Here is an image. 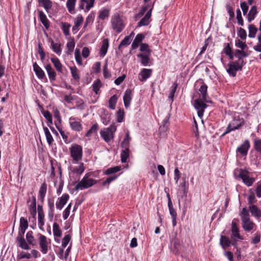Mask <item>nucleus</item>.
I'll list each match as a JSON object with an SVG mask.
<instances>
[{
    "mask_svg": "<svg viewBox=\"0 0 261 261\" xmlns=\"http://www.w3.org/2000/svg\"><path fill=\"white\" fill-rule=\"evenodd\" d=\"M248 37L251 38H255L256 34L257 32V28L254 24H251L248 26Z\"/></svg>",
    "mask_w": 261,
    "mask_h": 261,
    "instance_id": "36",
    "label": "nucleus"
},
{
    "mask_svg": "<svg viewBox=\"0 0 261 261\" xmlns=\"http://www.w3.org/2000/svg\"><path fill=\"white\" fill-rule=\"evenodd\" d=\"M109 47V40L105 39L102 41V44L100 49L99 54L101 57H104L107 54Z\"/></svg>",
    "mask_w": 261,
    "mask_h": 261,
    "instance_id": "28",
    "label": "nucleus"
},
{
    "mask_svg": "<svg viewBox=\"0 0 261 261\" xmlns=\"http://www.w3.org/2000/svg\"><path fill=\"white\" fill-rule=\"evenodd\" d=\"M72 77L76 82H79L80 80V75L79 71L76 66H71L69 67Z\"/></svg>",
    "mask_w": 261,
    "mask_h": 261,
    "instance_id": "29",
    "label": "nucleus"
},
{
    "mask_svg": "<svg viewBox=\"0 0 261 261\" xmlns=\"http://www.w3.org/2000/svg\"><path fill=\"white\" fill-rule=\"evenodd\" d=\"M250 148V143L248 140H245L243 144L237 149V152H239L242 155H246Z\"/></svg>",
    "mask_w": 261,
    "mask_h": 261,
    "instance_id": "12",
    "label": "nucleus"
},
{
    "mask_svg": "<svg viewBox=\"0 0 261 261\" xmlns=\"http://www.w3.org/2000/svg\"><path fill=\"white\" fill-rule=\"evenodd\" d=\"M76 1V0H67L66 6L70 13H71L74 10Z\"/></svg>",
    "mask_w": 261,
    "mask_h": 261,
    "instance_id": "47",
    "label": "nucleus"
},
{
    "mask_svg": "<svg viewBox=\"0 0 261 261\" xmlns=\"http://www.w3.org/2000/svg\"><path fill=\"white\" fill-rule=\"evenodd\" d=\"M220 244L224 249H225L226 248L230 245L231 242L227 237L222 235L221 236Z\"/></svg>",
    "mask_w": 261,
    "mask_h": 261,
    "instance_id": "31",
    "label": "nucleus"
},
{
    "mask_svg": "<svg viewBox=\"0 0 261 261\" xmlns=\"http://www.w3.org/2000/svg\"><path fill=\"white\" fill-rule=\"evenodd\" d=\"M125 149L121 151V161L122 163H125L127 158L129 156V149L128 147H124Z\"/></svg>",
    "mask_w": 261,
    "mask_h": 261,
    "instance_id": "41",
    "label": "nucleus"
},
{
    "mask_svg": "<svg viewBox=\"0 0 261 261\" xmlns=\"http://www.w3.org/2000/svg\"><path fill=\"white\" fill-rule=\"evenodd\" d=\"M144 38V36L142 34H138L135 37L134 40L132 44V48L133 49H136L139 44L142 42L143 39Z\"/></svg>",
    "mask_w": 261,
    "mask_h": 261,
    "instance_id": "25",
    "label": "nucleus"
},
{
    "mask_svg": "<svg viewBox=\"0 0 261 261\" xmlns=\"http://www.w3.org/2000/svg\"><path fill=\"white\" fill-rule=\"evenodd\" d=\"M39 244L41 248V251L43 254H46L48 250L46 237L41 234L39 237Z\"/></svg>",
    "mask_w": 261,
    "mask_h": 261,
    "instance_id": "16",
    "label": "nucleus"
},
{
    "mask_svg": "<svg viewBox=\"0 0 261 261\" xmlns=\"http://www.w3.org/2000/svg\"><path fill=\"white\" fill-rule=\"evenodd\" d=\"M74 55H75V60H76L77 63L79 65H82L83 64V62H82V57L81 56L80 50L76 49L75 50Z\"/></svg>",
    "mask_w": 261,
    "mask_h": 261,
    "instance_id": "55",
    "label": "nucleus"
},
{
    "mask_svg": "<svg viewBox=\"0 0 261 261\" xmlns=\"http://www.w3.org/2000/svg\"><path fill=\"white\" fill-rule=\"evenodd\" d=\"M235 45L237 47L241 48L242 50H245L248 48L247 45L245 42L237 39L235 41Z\"/></svg>",
    "mask_w": 261,
    "mask_h": 261,
    "instance_id": "45",
    "label": "nucleus"
},
{
    "mask_svg": "<svg viewBox=\"0 0 261 261\" xmlns=\"http://www.w3.org/2000/svg\"><path fill=\"white\" fill-rule=\"evenodd\" d=\"M249 172L243 169H237L234 172L235 178L241 179L243 182L247 187L251 186L255 181V178L251 177L248 175Z\"/></svg>",
    "mask_w": 261,
    "mask_h": 261,
    "instance_id": "1",
    "label": "nucleus"
},
{
    "mask_svg": "<svg viewBox=\"0 0 261 261\" xmlns=\"http://www.w3.org/2000/svg\"><path fill=\"white\" fill-rule=\"evenodd\" d=\"M116 130L115 124H111L109 127L101 130L100 132L101 137L106 142H109L114 138V134Z\"/></svg>",
    "mask_w": 261,
    "mask_h": 261,
    "instance_id": "6",
    "label": "nucleus"
},
{
    "mask_svg": "<svg viewBox=\"0 0 261 261\" xmlns=\"http://www.w3.org/2000/svg\"><path fill=\"white\" fill-rule=\"evenodd\" d=\"M45 69L47 73L49 80L50 81H56V73L51 66L49 64H48L45 66Z\"/></svg>",
    "mask_w": 261,
    "mask_h": 261,
    "instance_id": "20",
    "label": "nucleus"
},
{
    "mask_svg": "<svg viewBox=\"0 0 261 261\" xmlns=\"http://www.w3.org/2000/svg\"><path fill=\"white\" fill-rule=\"evenodd\" d=\"M131 140V138L129 136V133L127 132L126 134L125 138L121 143L122 147H128L129 144V141Z\"/></svg>",
    "mask_w": 261,
    "mask_h": 261,
    "instance_id": "51",
    "label": "nucleus"
},
{
    "mask_svg": "<svg viewBox=\"0 0 261 261\" xmlns=\"http://www.w3.org/2000/svg\"><path fill=\"white\" fill-rule=\"evenodd\" d=\"M50 60L54 64V66L56 68L57 71L60 73H62L63 65L61 64L60 60H59V59L57 58H52L50 59Z\"/></svg>",
    "mask_w": 261,
    "mask_h": 261,
    "instance_id": "27",
    "label": "nucleus"
},
{
    "mask_svg": "<svg viewBox=\"0 0 261 261\" xmlns=\"http://www.w3.org/2000/svg\"><path fill=\"white\" fill-rule=\"evenodd\" d=\"M248 204L251 205V204H253L256 203V200L255 199V196L253 192H251L249 196H248Z\"/></svg>",
    "mask_w": 261,
    "mask_h": 261,
    "instance_id": "58",
    "label": "nucleus"
},
{
    "mask_svg": "<svg viewBox=\"0 0 261 261\" xmlns=\"http://www.w3.org/2000/svg\"><path fill=\"white\" fill-rule=\"evenodd\" d=\"M26 238L27 242L31 245H34V238L33 236V232L32 231H29L27 232L26 234Z\"/></svg>",
    "mask_w": 261,
    "mask_h": 261,
    "instance_id": "54",
    "label": "nucleus"
},
{
    "mask_svg": "<svg viewBox=\"0 0 261 261\" xmlns=\"http://www.w3.org/2000/svg\"><path fill=\"white\" fill-rule=\"evenodd\" d=\"M98 129V125L97 124H93L90 129L87 132L86 134V136L87 137H89L91 136L92 134L95 133Z\"/></svg>",
    "mask_w": 261,
    "mask_h": 261,
    "instance_id": "49",
    "label": "nucleus"
},
{
    "mask_svg": "<svg viewBox=\"0 0 261 261\" xmlns=\"http://www.w3.org/2000/svg\"><path fill=\"white\" fill-rule=\"evenodd\" d=\"M149 54H139L137 55L138 57L140 59L141 64L143 66H147L149 62Z\"/></svg>",
    "mask_w": 261,
    "mask_h": 261,
    "instance_id": "33",
    "label": "nucleus"
},
{
    "mask_svg": "<svg viewBox=\"0 0 261 261\" xmlns=\"http://www.w3.org/2000/svg\"><path fill=\"white\" fill-rule=\"evenodd\" d=\"M152 73V69H143L139 74V80L141 82L145 81Z\"/></svg>",
    "mask_w": 261,
    "mask_h": 261,
    "instance_id": "15",
    "label": "nucleus"
},
{
    "mask_svg": "<svg viewBox=\"0 0 261 261\" xmlns=\"http://www.w3.org/2000/svg\"><path fill=\"white\" fill-rule=\"evenodd\" d=\"M241 220L242 227L247 232H249L255 227V223L250 219V215L246 208L244 207L240 214Z\"/></svg>",
    "mask_w": 261,
    "mask_h": 261,
    "instance_id": "2",
    "label": "nucleus"
},
{
    "mask_svg": "<svg viewBox=\"0 0 261 261\" xmlns=\"http://www.w3.org/2000/svg\"><path fill=\"white\" fill-rule=\"evenodd\" d=\"M53 233L55 237H60L62 236V231L60 229L59 225L57 223L53 224Z\"/></svg>",
    "mask_w": 261,
    "mask_h": 261,
    "instance_id": "42",
    "label": "nucleus"
},
{
    "mask_svg": "<svg viewBox=\"0 0 261 261\" xmlns=\"http://www.w3.org/2000/svg\"><path fill=\"white\" fill-rule=\"evenodd\" d=\"M117 100V97L116 95L112 96L109 100V107L114 110L115 108L116 103Z\"/></svg>",
    "mask_w": 261,
    "mask_h": 261,
    "instance_id": "46",
    "label": "nucleus"
},
{
    "mask_svg": "<svg viewBox=\"0 0 261 261\" xmlns=\"http://www.w3.org/2000/svg\"><path fill=\"white\" fill-rule=\"evenodd\" d=\"M18 242L19 243V246L23 249L29 250L30 249V246L28 245L27 243L25 241L24 239L19 234L17 238Z\"/></svg>",
    "mask_w": 261,
    "mask_h": 261,
    "instance_id": "34",
    "label": "nucleus"
},
{
    "mask_svg": "<svg viewBox=\"0 0 261 261\" xmlns=\"http://www.w3.org/2000/svg\"><path fill=\"white\" fill-rule=\"evenodd\" d=\"M111 23L113 29L117 33H120L124 28V23L118 14L112 16Z\"/></svg>",
    "mask_w": 261,
    "mask_h": 261,
    "instance_id": "5",
    "label": "nucleus"
},
{
    "mask_svg": "<svg viewBox=\"0 0 261 261\" xmlns=\"http://www.w3.org/2000/svg\"><path fill=\"white\" fill-rule=\"evenodd\" d=\"M169 116H166V118L163 120L162 124L159 127V131L160 133L165 132L167 130L168 126L167 124L169 122Z\"/></svg>",
    "mask_w": 261,
    "mask_h": 261,
    "instance_id": "39",
    "label": "nucleus"
},
{
    "mask_svg": "<svg viewBox=\"0 0 261 261\" xmlns=\"http://www.w3.org/2000/svg\"><path fill=\"white\" fill-rule=\"evenodd\" d=\"M39 18L42 23V24L44 25V27L46 29H48L49 27V22L48 19L47 18V17L45 13L42 11H39Z\"/></svg>",
    "mask_w": 261,
    "mask_h": 261,
    "instance_id": "24",
    "label": "nucleus"
},
{
    "mask_svg": "<svg viewBox=\"0 0 261 261\" xmlns=\"http://www.w3.org/2000/svg\"><path fill=\"white\" fill-rule=\"evenodd\" d=\"M248 209L252 216L257 218L261 217V210L256 205L251 204L249 206Z\"/></svg>",
    "mask_w": 261,
    "mask_h": 261,
    "instance_id": "22",
    "label": "nucleus"
},
{
    "mask_svg": "<svg viewBox=\"0 0 261 261\" xmlns=\"http://www.w3.org/2000/svg\"><path fill=\"white\" fill-rule=\"evenodd\" d=\"M84 20V18L81 15H79L74 20V24L79 27L82 24Z\"/></svg>",
    "mask_w": 261,
    "mask_h": 261,
    "instance_id": "64",
    "label": "nucleus"
},
{
    "mask_svg": "<svg viewBox=\"0 0 261 261\" xmlns=\"http://www.w3.org/2000/svg\"><path fill=\"white\" fill-rule=\"evenodd\" d=\"M132 99V91L129 89H127L125 91L123 95L124 105L125 108H128L129 106L130 102Z\"/></svg>",
    "mask_w": 261,
    "mask_h": 261,
    "instance_id": "23",
    "label": "nucleus"
},
{
    "mask_svg": "<svg viewBox=\"0 0 261 261\" xmlns=\"http://www.w3.org/2000/svg\"><path fill=\"white\" fill-rule=\"evenodd\" d=\"M238 35L242 40H245L247 37V33L246 31L242 28H240L238 29Z\"/></svg>",
    "mask_w": 261,
    "mask_h": 261,
    "instance_id": "56",
    "label": "nucleus"
},
{
    "mask_svg": "<svg viewBox=\"0 0 261 261\" xmlns=\"http://www.w3.org/2000/svg\"><path fill=\"white\" fill-rule=\"evenodd\" d=\"M243 66V65L239 62L232 61L228 64V68L226 71L230 75L234 77L236 76L237 72L242 70Z\"/></svg>",
    "mask_w": 261,
    "mask_h": 261,
    "instance_id": "9",
    "label": "nucleus"
},
{
    "mask_svg": "<svg viewBox=\"0 0 261 261\" xmlns=\"http://www.w3.org/2000/svg\"><path fill=\"white\" fill-rule=\"evenodd\" d=\"M43 130L47 142L49 145H51L54 142V139L47 127L44 126Z\"/></svg>",
    "mask_w": 261,
    "mask_h": 261,
    "instance_id": "38",
    "label": "nucleus"
},
{
    "mask_svg": "<svg viewBox=\"0 0 261 261\" xmlns=\"http://www.w3.org/2000/svg\"><path fill=\"white\" fill-rule=\"evenodd\" d=\"M69 120L70 126L73 130L80 132L82 130V124L80 122L75 121V118L71 117Z\"/></svg>",
    "mask_w": 261,
    "mask_h": 261,
    "instance_id": "14",
    "label": "nucleus"
},
{
    "mask_svg": "<svg viewBox=\"0 0 261 261\" xmlns=\"http://www.w3.org/2000/svg\"><path fill=\"white\" fill-rule=\"evenodd\" d=\"M108 63L106 62L105 64V66H103V76L106 79H109L111 77V74L109 70L107 68Z\"/></svg>",
    "mask_w": 261,
    "mask_h": 261,
    "instance_id": "59",
    "label": "nucleus"
},
{
    "mask_svg": "<svg viewBox=\"0 0 261 261\" xmlns=\"http://www.w3.org/2000/svg\"><path fill=\"white\" fill-rule=\"evenodd\" d=\"M85 170L83 163H80L79 166L77 167L73 168L72 172L74 173H76L78 175L82 174Z\"/></svg>",
    "mask_w": 261,
    "mask_h": 261,
    "instance_id": "50",
    "label": "nucleus"
},
{
    "mask_svg": "<svg viewBox=\"0 0 261 261\" xmlns=\"http://www.w3.org/2000/svg\"><path fill=\"white\" fill-rule=\"evenodd\" d=\"M152 8H151L146 13L145 16L140 20L138 23V27L147 25L150 21Z\"/></svg>",
    "mask_w": 261,
    "mask_h": 261,
    "instance_id": "13",
    "label": "nucleus"
},
{
    "mask_svg": "<svg viewBox=\"0 0 261 261\" xmlns=\"http://www.w3.org/2000/svg\"><path fill=\"white\" fill-rule=\"evenodd\" d=\"M47 190V185L46 183L43 182L39 189V197L40 199L43 201L46 193Z\"/></svg>",
    "mask_w": 261,
    "mask_h": 261,
    "instance_id": "37",
    "label": "nucleus"
},
{
    "mask_svg": "<svg viewBox=\"0 0 261 261\" xmlns=\"http://www.w3.org/2000/svg\"><path fill=\"white\" fill-rule=\"evenodd\" d=\"M70 155L73 163H77L82 159L83 149L81 145L73 144L69 148Z\"/></svg>",
    "mask_w": 261,
    "mask_h": 261,
    "instance_id": "3",
    "label": "nucleus"
},
{
    "mask_svg": "<svg viewBox=\"0 0 261 261\" xmlns=\"http://www.w3.org/2000/svg\"><path fill=\"white\" fill-rule=\"evenodd\" d=\"M38 1L39 4H41L47 12L52 7V2L50 0H38Z\"/></svg>",
    "mask_w": 261,
    "mask_h": 261,
    "instance_id": "35",
    "label": "nucleus"
},
{
    "mask_svg": "<svg viewBox=\"0 0 261 261\" xmlns=\"http://www.w3.org/2000/svg\"><path fill=\"white\" fill-rule=\"evenodd\" d=\"M101 87V83L100 80L97 79L95 81L92 85L93 90L96 94H98V91Z\"/></svg>",
    "mask_w": 261,
    "mask_h": 261,
    "instance_id": "43",
    "label": "nucleus"
},
{
    "mask_svg": "<svg viewBox=\"0 0 261 261\" xmlns=\"http://www.w3.org/2000/svg\"><path fill=\"white\" fill-rule=\"evenodd\" d=\"M33 69L37 77L40 79H43L45 77V74L43 70L39 67L36 62L34 63L33 65Z\"/></svg>",
    "mask_w": 261,
    "mask_h": 261,
    "instance_id": "21",
    "label": "nucleus"
},
{
    "mask_svg": "<svg viewBox=\"0 0 261 261\" xmlns=\"http://www.w3.org/2000/svg\"><path fill=\"white\" fill-rule=\"evenodd\" d=\"M244 124V120L243 119L234 118L228 124L226 131L223 133L222 136H224L225 134L232 130L239 129L241 126H243Z\"/></svg>",
    "mask_w": 261,
    "mask_h": 261,
    "instance_id": "8",
    "label": "nucleus"
},
{
    "mask_svg": "<svg viewBox=\"0 0 261 261\" xmlns=\"http://www.w3.org/2000/svg\"><path fill=\"white\" fill-rule=\"evenodd\" d=\"M96 183V181L93 178H89L86 174L82 179L79 182L75 187V190H83L85 189L89 188Z\"/></svg>",
    "mask_w": 261,
    "mask_h": 261,
    "instance_id": "4",
    "label": "nucleus"
},
{
    "mask_svg": "<svg viewBox=\"0 0 261 261\" xmlns=\"http://www.w3.org/2000/svg\"><path fill=\"white\" fill-rule=\"evenodd\" d=\"M202 98H198L194 100V106L197 111V114L200 118L203 117L205 109L207 105L204 102Z\"/></svg>",
    "mask_w": 261,
    "mask_h": 261,
    "instance_id": "10",
    "label": "nucleus"
},
{
    "mask_svg": "<svg viewBox=\"0 0 261 261\" xmlns=\"http://www.w3.org/2000/svg\"><path fill=\"white\" fill-rule=\"evenodd\" d=\"M50 47L58 55L60 56L61 54L62 49L61 47V44L55 43V42L51 40L50 41Z\"/></svg>",
    "mask_w": 261,
    "mask_h": 261,
    "instance_id": "30",
    "label": "nucleus"
},
{
    "mask_svg": "<svg viewBox=\"0 0 261 261\" xmlns=\"http://www.w3.org/2000/svg\"><path fill=\"white\" fill-rule=\"evenodd\" d=\"M258 43L253 46V49L257 52H261V34H258L257 37Z\"/></svg>",
    "mask_w": 261,
    "mask_h": 261,
    "instance_id": "61",
    "label": "nucleus"
},
{
    "mask_svg": "<svg viewBox=\"0 0 261 261\" xmlns=\"http://www.w3.org/2000/svg\"><path fill=\"white\" fill-rule=\"evenodd\" d=\"M38 215L39 227L41 230L43 231V226L45 223L44 214L42 207L40 205H38Z\"/></svg>",
    "mask_w": 261,
    "mask_h": 261,
    "instance_id": "11",
    "label": "nucleus"
},
{
    "mask_svg": "<svg viewBox=\"0 0 261 261\" xmlns=\"http://www.w3.org/2000/svg\"><path fill=\"white\" fill-rule=\"evenodd\" d=\"M234 56L238 59V61L240 64H244V61L242 60L243 58L248 56L247 53L244 50L236 49L234 52Z\"/></svg>",
    "mask_w": 261,
    "mask_h": 261,
    "instance_id": "19",
    "label": "nucleus"
},
{
    "mask_svg": "<svg viewBox=\"0 0 261 261\" xmlns=\"http://www.w3.org/2000/svg\"><path fill=\"white\" fill-rule=\"evenodd\" d=\"M69 195L67 194H63L60 198L58 199L59 201L56 202V207L57 209L61 210L66 203L69 199Z\"/></svg>",
    "mask_w": 261,
    "mask_h": 261,
    "instance_id": "17",
    "label": "nucleus"
},
{
    "mask_svg": "<svg viewBox=\"0 0 261 261\" xmlns=\"http://www.w3.org/2000/svg\"><path fill=\"white\" fill-rule=\"evenodd\" d=\"M257 13V8L255 6H252L249 11L247 15V20L249 22H251L254 19Z\"/></svg>",
    "mask_w": 261,
    "mask_h": 261,
    "instance_id": "26",
    "label": "nucleus"
},
{
    "mask_svg": "<svg viewBox=\"0 0 261 261\" xmlns=\"http://www.w3.org/2000/svg\"><path fill=\"white\" fill-rule=\"evenodd\" d=\"M120 170V167L119 166H115L114 167L108 168L105 172L107 175H110L118 172Z\"/></svg>",
    "mask_w": 261,
    "mask_h": 261,
    "instance_id": "57",
    "label": "nucleus"
},
{
    "mask_svg": "<svg viewBox=\"0 0 261 261\" xmlns=\"http://www.w3.org/2000/svg\"><path fill=\"white\" fill-rule=\"evenodd\" d=\"M71 239V236L69 234H66L62 239V246L64 248L69 243Z\"/></svg>",
    "mask_w": 261,
    "mask_h": 261,
    "instance_id": "60",
    "label": "nucleus"
},
{
    "mask_svg": "<svg viewBox=\"0 0 261 261\" xmlns=\"http://www.w3.org/2000/svg\"><path fill=\"white\" fill-rule=\"evenodd\" d=\"M231 238L233 242L232 244L234 246H237V241L238 240H243L244 239L243 236L240 234L239 228L237 223L233 222L231 223Z\"/></svg>",
    "mask_w": 261,
    "mask_h": 261,
    "instance_id": "7",
    "label": "nucleus"
},
{
    "mask_svg": "<svg viewBox=\"0 0 261 261\" xmlns=\"http://www.w3.org/2000/svg\"><path fill=\"white\" fill-rule=\"evenodd\" d=\"M20 231L24 234L26 229L28 227V220L24 217H21L20 219Z\"/></svg>",
    "mask_w": 261,
    "mask_h": 261,
    "instance_id": "32",
    "label": "nucleus"
},
{
    "mask_svg": "<svg viewBox=\"0 0 261 261\" xmlns=\"http://www.w3.org/2000/svg\"><path fill=\"white\" fill-rule=\"evenodd\" d=\"M61 29L63 31V33L65 36H68L69 35V28L71 25L67 22H61Z\"/></svg>",
    "mask_w": 261,
    "mask_h": 261,
    "instance_id": "44",
    "label": "nucleus"
},
{
    "mask_svg": "<svg viewBox=\"0 0 261 261\" xmlns=\"http://www.w3.org/2000/svg\"><path fill=\"white\" fill-rule=\"evenodd\" d=\"M207 87L206 85L203 84L201 86L199 89V92L201 94V98L205 102H212V101L209 99V97L207 94Z\"/></svg>",
    "mask_w": 261,
    "mask_h": 261,
    "instance_id": "18",
    "label": "nucleus"
},
{
    "mask_svg": "<svg viewBox=\"0 0 261 261\" xmlns=\"http://www.w3.org/2000/svg\"><path fill=\"white\" fill-rule=\"evenodd\" d=\"M110 10L108 9H105L101 10L99 14V18L101 19H105L109 16Z\"/></svg>",
    "mask_w": 261,
    "mask_h": 261,
    "instance_id": "52",
    "label": "nucleus"
},
{
    "mask_svg": "<svg viewBox=\"0 0 261 261\" xmlns=\"http://www.w3.org/2000/svg\"><path fill=\"white\" fill-rule=\"evenodd\" d=\"M41 113L43 116L45 118V119L47 121V125L48 126H49L50 125H51L53 124V119H52V116L50 113L46 110V111H42Z\"/></svg>",
    "mask_w": 261,
    "mask_h": 261,
    "instance_id": "40",
    "label": "nucleus"
},
{
    "mask_svg": "<svg viewBox=\"0 0 261 261\" xmlns=\"http://www.w3.org/2000/svg\"><path fill=\"white\" fill-rule=\"evenodd\" d=\"M81 3H85L86 4V9L89 11L91 8L93 7L95 0H80Z\"/></svg>",
    "mask_w": 261,
    "mask_h": 261,
    "instance_id": "53",
    "label": "nucleus"
},
{
    "mask_svg": "<svg viewBox=\"0 0 261 261\" xmlns=\"http://www.w3.org/2000/svg\"><path fill=\"white\" fill-rule=\"evenodd\" d=\"M260 233H256L254 234V236L251 239V243L253 244H256L260 242Z\"/></svg>",
    "mask_w": 261,
    "mask_h": 261,
    "instance_id": "63",
    "label": "nucleus"
},
{
    "mask_svg": "<svg viewBox=\"0 0 261 261\" xmlns=\"http://www.w3.org/2000/svg\"><path fill=\"white\" fill-rule=\"evenodd\" d=\"M254 148L257 152L261 154V139H255L254 140Z\"/></svg>",
    "mask_w": 261,
    "mask_h": 261,
    "instance_id": "48",
    "label": "nucleus"
},
{
    "mask_svg": "<svg viewBox=\"0 0 261 261\" xmlns=\"http://www.w3.org/2000/svg\"><path fill=\"white\" fill-rule=\"evenodd\" d=\"M131 35L126 36L121 42L119 47L120 46H125L129 45L130 43Z\"/></svg>",
    "mask_w": 261,
    "mask_h": 261,
    "instance_id": "62",
    "label": "nucleus"
}]
</instances>
